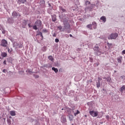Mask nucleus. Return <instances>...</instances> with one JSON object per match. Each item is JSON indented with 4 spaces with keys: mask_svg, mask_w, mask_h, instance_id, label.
I'll return each instance as SVG.
<instances>
[{
    "mask_svg": "<svg viewBox=\"0 0 125 125\" xmlns=\"http://www.w3.org/2000/svg\"><path fill=\"white\" fill-rule=\"evenodd\" d=\"M118 33H112L108 37V40H116L118 38Z\"/></svg>",
    "mask_w": 125,
    "mask_h": 125,
    "instance_id": "obj_1",
    "label": "nucleus"
},
{
    "mask_svg": "<svg viewBox=\"0 0 125 125\" xmlns=\"http://www.w3.org/2000/svg\"><path fill=\"white\" fill-rule=\"evenodd\" d=\"M94 50L95 51H96L97 55H100L101 54V50H100V49L97 44L95 46Z\"/></svg>",
    "mask_w": 125,
    "mask_h": 125,
    "instance_id": "obj_2",
    "label": "nucleus"
},
{
    "mask_svg": "<svg viewBox=\"0 0 125 125\" xmlns=\"http://www.w3.org/2000/svg\"><path fill=\"white\" fill-rule=\"evenodd\" d=\"M7 44H8V43H7V41L6 40L4 39L1 40L0 42L1 46H3V47H6L7 46Z\"/></svg>",
    "mask_w": 125,
    "mask_h": 125,
    "instance_id": "obj_3",
    "label": "nucleus"
},
{
    "mask_svg": "<svg viewBox=\"0 0 125 125\" xmlns=\"http://www.w3.org/2000/svg\"><path fill=\"white\" fill-rule=\"evenodd\" d=\"M89 114L92 116V117H97L98 116V112L94 111H90Z\"/></svg>",
    "mask_w": 125,
    "mask_h": 125,
    "instance_id": "obj_4",
    "label": "nucleus"
},
{
    "mask_svg": "<svg viewBox=\"0 0 125 125\" xmlns=\"http://www.w3.org/2000/svg\"><path fill=\"white\" fill-rule=\"evenodd\" d=\"M61 122L62 124H65V123L67 122V120L66 119V116L65 115H62L61 118Z\"/></svg>",
    "mask_w": 125,
    "mask_h": 125,
    "instance_id": "obj_5",
    "label": "nucleus"
},
{
    "mask_svg": "<svg viewBox=\"0 0 125 125\" xmlns=\"http://www.w3.org/2000/svg\"><path fill=\"white\" fill-rule=\"evenodd\" d=\"M35 24L36 25V26L37 27H38V28H40V27H41V26H42V21L41 20H38L36 22H35Z\"/></svg>",
    "mask_w": 125,
    "mask_h": 125,
    "instance_id": "obj_6",
    "label": "nucleus"
},
{
    "mask_svg": "<svg viewBox=\"0 0 125 125\" xmlns=\"http://www.w3.org/2000/svg\"><path fill=\"white\" fill-rule=\"evenodd\" d=\"M120 92L121 93H124V92H125V85H123L122 87H121Z\"/></svg>",
    "mask_w": 125,
    "mask_h": 125,
    "instance_id": "obj_7",
    "label": "nucleus"
},
{
    "mask_svg": "<svg viewBox=\"0 0 125 125\" xmlns=\"http://www.w3.org/2000/svg\"><path fill=\"white\" fill-rule=\"evenodd\" d=\"M92 27H93V29H96V27H97V24L95 21H93L92 22Z\"/></svg>",
    "mask_w": 125,
    "mask_h": 125,
    "instance_id": "obj_8",
    "label": "nucleus"
},
{
    "mask_svg": "<svg viewBox=\"0 0 125 125\" xmlns=\"http://www.w3.org/2000/svg\"><path fill=\"white\" fill-rule=\"evenodd\" d=\"M64 29H70V24L68 23H64Z\"/></svg>",
    "mask_w": 125,
    "mask_h": 125,
    "instance_id": "obj_9",
    "label": "nucleus"
},
{
    "mask_svg": "<svg viewBox=\"0 0 125 125\" xmlns=\"http://www.w3.org/2000/svg\"><path fill=\"white\" fill-rule=\"evenodd\" d=\"M123 59L122 56H119L117 58V61L119 63H122V60Z\"/></svg>",
    "mask_w": 125,
    "mask_h": 125,
    "instance_id": "obj_10",
    "label": "nucleus"
},
{
    "mask_svg": "<svg viewBox=\"0 0 125 125\" xmlns=\"http://www.w3.org/2000/svg\"><path fill=\"white\" fill-rule=\"evenodd\" d=\"M18 15H19V14L17 13V12L16 11L13 12L12 13V16L13 17H17V16H18Z\"/></svg>",
    "mask_w": 125,
    "mask_h": 125,
    "instance_id": "obj_11",
    "label": "nucleus"
},
{
    "mask_svg": "<svg viewBox=\"0 0 125 125\" xmlns=\"http://www.w3.org/2000/svg\"><path fill=\"white\" fill-rule=\"evenodd\" d=\"M100 20H102L103 22H104V23H105V22H106V17L102 16L100 18Z\"/></svg>",
    "mask_w": 125,
    "mask_h": 125,
    "instance_id": "obj_12",
    "label": "nucleus"
},
{
    "mask_svg": "<svg viewBox=\"0 0 125 125\" xmlns=\"http://www.w3.org/2000/svg\"><path fill=\"white\" fill-rule=\"evenodd\" d=\"M104 80H106V81H107V82H108V83H111V81H112V79L110 77H107V78L104 77Z\"/></svg>",
    "mask_w": 125,
    "mask_h": 125,
    "instance_id": "obj_13",
    "label": "nucleus"
},
{
    "mask_svg": "<svg viewBox=\"0 0 125 125\" xmlns=\"http://www.w3.org/2000/svg\"><path fill=\"white\" fill-rule=\"evenodd\" d=\"M60 10H62V12H66V9L63 8L61 6H59Z\"/></svg>",
    "mask_w": 125,
    "mask_h": 125,
    "instance_id": "obj_14",
    "label": "nucleus"
},
{
    "mask_svg": "<svg viewBox=\"0 0 125 125\" xmlns=\"http://www.w3.org/2000/svg\"><path fill=\"white\" fill-rule=\"evenodd\" d=\"M1 56L2 57H6V56H7V54L5 52H2L1 53Z\"/></svg>",
    "mask_w": 125,
    "mask_h": 125,
    "instance_id": "obj_15",
    "label": "nucleus"
},
{
    "mask_svg": "<svg viewBox=\"0 0 125 125\" xmlns=\"http://www.w3.org/2000/svg\"><path fill=\"white\" fill-rule=\"evenodd\" d=\"M86 27L88 28V29H89L90 30H92V24H88L86 26Z\"/></svg>",
    "mask_w": 125,
    "mask_h": 125,
    "instance_id": "obj_16",
    "label": "nucleus"
},
{
    "mask_svg": "<svg viewBox=\"0 0 125 125\" xmlns=\"http://www.w3.org/2000/svg\"><path fill=\"white\" fill-rule=\"evenodd\" d=\"M10 114L11 116H15V115H16V114L15 113V111H11Z\"/></svg>",
    "mask_w": 125,
    "mask_h": 125,
    "instance_id": "obj_17",
    "label": "nucleus"
},
{
    "mask_svg": "<svg viewBox=\"0 0 125 125\" xmlns=\"http://www.w3.org/2000/svg\"><path fill=\"white\" fill-rule=\"evenodd\" d=\"M48 59H49V60H51V61H53V60H54V59H53L52 56H50L48 57Z\"/></svg>",
    "mask_w": 125,
    "mask_h": 125,
    "instance_id": "obj_18",
    "label": "nucleus"
},
{
    "mask_svg": "<svg viewBox=\"0 0 125 125\" xmlns=\"http://www.w3.org/2000/svg\"><path fill=\"white\" fill-rule=\"evenodd\" d=\"M52 70H53V71H54L55 73H57L58 72V69L57 68H55V67H52Z\"/></svg>",
    "mask_w": 125,
    "mask_h": 125,
    "instance_id": "obj_19",
    "label": "nucleus"
},
{
    "mask_svg": "<svg viewBox=\"0 0 125 125\" xmlns=\"http://www.w3.org/2000/svg\"><path fill=\"white\" fill-rule=\"evenodd\" d=\"M52 21H53L54 22H55V21H56V16H53L52 18Z\"/></svg>",
    "mask_w": 125,
    "mask_h": 125,
    "instance_id": "obj_20",
    "label": "nucleus"
},
{
    "mask_svg": "<svg viewBox=\"0 0 125 125\" xmlns=\"http://www.w3.org/2000/svg\"><path fill=\"white\" fill-rule=\"evenodd\" d=\"M96 85L98 88H99V87H100V82L99 81V82H98V83H96Z\"/></svg>",
    "mask_w": 125,
    "mask_h": 125,
    "instance_id": "obj_21",
    "label": "nucleus"
},
{
    "mask_svg": "<svg viewBox=\"0 0 125 125\" xmlns=\"http://www.w3.org/2000/svg\"><path fill=\"white\" fill-rule=\"evenodd\" d=\"M80 111H79V110H77V112L76 113H74V116L76 117V116H77V115H78V114H80Z\"/></svg>",
    "mask_w": 125,
    "mask_h": 125,
    "instance_id": "obj_22",
    "label": "nucleus"
},
{
    "mask_svg": "<svg viewBox=\"0 0 125 125\" xmlns=\"http://www.w3.org/2000/svg\"><path fill=\"white\" fill-rule=\"evenodd\" d=\"M42 51H43V52L46 51V47H45V46L43 47L42 48Z\"/></svg>",
    "mask_w": 125,
    "mask_h": 125,
    "instance_id": "obj_23",
    "label": "nucleus"
},
{
    "mask_svg": "<svg viewBox=\"0 0 125 125\" xmlns=\"http://www.w3.org/2000/svg\"><path fill=\"white\" fill-rule=\"evenodd\" d=\"M85 4L86 5H87V4H90V2H89L88 1H85Z\"/></svg>",
    "mask_w": 125,
    "mask_h": 125,
    "instance_id": "obj_24",
    "label": "nucleus"
},
{
    "mask_svg": "<svg viewBox=\"0 0 125 125\" xmlns=\"http://www.w3.org/2000/svg\"><path fill=\"white\" fill-rule=\"evenodd\" d=\"M47 32H48V31H47V29H44L42 30L43 33H47Z\"/></svg>",
    "mask_w": 125,
    "mask_h": 125,
    "instance_id": "obj_25",
    "label": "nucleus"
},
{
    "mask_svg": "<svg viewBox=\"0 0 125 125\" xmlns=\"http://www.w3.org/2000/svg\"><path fill=\"white\" fill-rule=\"evenodd\" d=\"M26 72L28 73V74H32V71H31L30 70H29V69H27L26 70Z\"/></svg>",
    "mask_w": 125,
    "mask_h": 125,
    "instance_id": "obj_26",
    "label": "nucleus"
},
{
    "mask_svg": "<svg viewBox=\"0 0 125 125\" xmlns=\"http://www.w3.org/2000/svg\"><path fill=\"white\" fill-rule=\"evenodd\" d=\"M37 25H34L33 26V29H34V30H37L38 29V27H37Z\"/></svg>",
    "mask_w": 125,
    "mask_h": 125,
    "instance_id": "obj_27",
    "label": "nucleus"
},
{
    "mask_svg": "<svg viewBox=\"0 0 125 125\" xmlns=\"http://www.w3.org/2000/svg\"><path fill=\"white\" fill-rule=\"evenodd\" d=\"M26 1V0H21V2L22 3H25Z\"/></svg>",
    "mask_w": 125,
    "mask_h": 125,
    "instance_id": "obj_28",
    "label": "nucleus"
},
{
    "mask_svg": "<svg viewBox=\"0 0 125 125\" xmlns=\"http://www.w3.org/2000/svg\"><path fill=\"white\" fill-rule=\"evenodd\" d=\"M58 28L59 29L60 31H61V30H62V26H59V27H58Z\"/></svg>",
    "mask_w": 125,
    "mask_h": 125,
    "instance_id": "obj_29",
    "label": "nucleus"
},
{
    "mask_svg": "<svg viewBox=\"0 0 125 125\" xmlns=\"http://www.w3.org/2000/svg\"><path fill=\"white\" fill-rule=\"evenodd\" d=\"M55 42H59V39H56L55 40Z\"/></svg>",
    "mask_w": 125,
    "mask_h": 125,
    "instance_id": "obj_30",
    "label": "nucleus"
},
{
    "mask_svg": "<svg viewBox=\"0 0 125 125\" xmlns=\"http://www.w3.org/2000/svg\"><path fill=\"white\" fill-rule=\"evenodd\" d=\"M7 49H8V52H9V53H11V51H10L9 48H7Z\"/></svg>",
    "mask_w": 125,
    "mask_h": 125,
    "instance_id": "obj_31",
    "label": "nucleus"
},
{
    "mask_svg": "<svg viewBox=\"0 0 125 125\" xmlns=\"http://www.w3.org/2000/svg\"><path fill=\"white\" fill-rule=\"evenodd\" d=\"M41 37H42V40H43V36H42V33H41V35H40Z\"/></svg>",
    "mask_w": 125,
    "mask_h": 125,
    "instance_id": "obj_32",
    "label": "nucleus"
},
{
    "mask_svg": "<svg viewBox=\"0 0 125 125\" xmlns=\"http://www.w3.org/2000/svg\"><path fill=\"white\" fill-rule=\"evenodd\" d=\"M41 34H42L41 32H39L37 34V36H40Z\"/></svg>",
    "mask_w": 125,
    "mask_h": 125,
    "instance_id": "obj_33",
    "label": "nucleus"
},
{
    "mask_svg": "<svg viewBox=\"0 0 125 125\" xmlns=\"http://www.w3.org/2000/svg\"><path fill=\"white\" fill-rule=\"evenodd\" d=\"M22 47H23V45H22V44H21V45L19 46V48H22Z\"/></svg>",
    "mask_w": 125,
    "mask_h": 125,
    "instance_id": "obj_34",
    "label": "nucleus"
},
{
    "mask_svg": "<svg viewBox=\"0 0 125 125\" xmlns=\"http://www.w3.org/2000/svg\"><path fill=\"white\" fill-rule=\"evenodd\" d=\"M99 82H100V81H101V79L100 78V77H98V82H99Z\"/></svg>",
    "mask_w": 125,
    "mask_h": 125,
    "instance_id": "obj_35",
    "label": "nucleus"
},
{
    "mask_svg": "<svg viewBox=\"0 0 125 125\" xmlns=\"http://www.w3.org/2000/svg\"><path fill=\"white\" fill-rule=\"evenodd\" d=\"M65 37H66V38H69V35H68V34H65Z\"/></svg>",
    "mask_w": 125,
    "mask_h": 125,
    "instance_id": "obj_36",
    "label": "nucleus"
},
{
    "mask_svg": "<svg viewBox=\"0 0 125 125\" xmlns=\"http://www.w3.org/2000/svg\"><path fill=\"white\" fill-rule=\"evenodd\" d=\"M3 64H4V65H6V61H4Z\"/></svg>",
    "mask_w": 125,
    "mask_h": 125,
    "instance_id": "obj_37",
    "label": "nucleus"
},
{
    "mask_svg": "<svg viewBox=\"0 0 125 125\" xmlns=\"http://www.w3.org/2000/svg\"><path fill=\"white\" fill-rule=\"evenodd\" d=\"M122 54H125V50L122 51Z\"/></svg>",
    "mask_w": 125,
    "mask_h": 125,
    "instance_id": "obj_38",
    "label": "nucleus"
},
{
    "mask_svg": "<svg viewBox=\"0 0 125 125\" xmlns=\"http://www.w3.org/2000/svg\"><path fill=\"white\" fill-rule=\"evenodd\" d=\"M69 36L70 37V38H73V35H72V34H70Z\"/></svg>",
    "mask_w": 125,
    "mask_h": 125,
    "instance_id": "obj_39",
    "label": "nucleus"
},
{
    "mask_svg": "<svg viewBox=\"0 0 125 125\" xmlns=\"http://www.w3.org/2000/svg\"><path fill=\"white\" fill-rule=\"evenodd\" d=\"M106 119H107V120H108V119H109V116H106Z\"/></svg>",
    "mask_w": 125,
    "mask_h": 125,
    "instance_id": "obj_40",
    "label": "nucleus"
},
{
    "mask_svg": "<svg viewBox=\"0 0 125 125\" xmlns=\"http://www.w3.org/2000/svg\"><path fill=\"white\" fill-rule=\"evenodd\" d=\"M48 5H49V6H51V4H50V3H49Z\"/></svg>",
    "mask_w": 125,
    "mask_h": 125,
    "instance_id": "obj_41",
    "label": "nucleus"
},
{
    "mask_svg": "<svg viewBox=\"0 0 125 125\" xmlns=\"http://www.w3.org/2000/svg\"><path fill=\"white\" fill-rule=\"evenodd\" d=\"M121 78H122V79H124V76H121Z\"/></svg>",
    "mask_w": 125,
    "mask_h": 125,
    "instance_id": "obj_42",
    "label": "nucleus"
},
{
    "mask_svg": "<svg viewBox=\"0 0 125 125\" xmlns=\"http://www.w3.org/2000/svg\"><path fill=\"white\" fill-rule=\"evenodd\" d=\"M4 71H5V69H3V72H4Z\"/></svg>",
    "mask_w": 125,
    "mask_h": 125,
    "instance_id": "obj_43",
    "label": "nucleus"
},
{
    "mask_svg": "<svg viewBox=\"0 0 125 125\" xmlns=\"http://www.w3.org/2000/svg\"><path fill=\"white\" fill-rule=\"evenodd\" d=\"M67 33H71V31H68Z\"/></svg>",
    "mask_w": 125,
    "mask_h": 125,
    "instance_id": "obj_44",
    "label": "nucleus"
},
{
    "mask_svg": "<svg viewBox=\"0 0 125 125\" xmlns=\"http://www.w3.org/2000/svg\"><path fill=\"white\" fill-rule=\"evenodd\" d=\"M62 110H64V108H62Z\"/></svg>",
    "mask_w": 125,
    "mask_h": 125,
    "instance_id": "obj_45",
    "label": "nucleus"
},
{
    "mask_svg": "<svg viewBox=\"0 0 125 125\" xmlns=\"http://www.w3.org/2000/svg\"><path fill=\"white\" fill-rule=\"evenodd\" d=\"M0 59H2V58H1V57H0Z\"/></svg>",
    "mask_w": 125,
    "mask_h": 125,
    "instance_id": "obj_46",
    "label": "nucleus"
},
{
    "mask_svg": "<svg viewBox=\"0 0 125 125\" xmlns=\"http://www.w3.org/2000/svg\"><path fill=\"white\" fill-rule=\"evenodd\" d=\"M51 8L52 9V7H51Z\"/></svg>",
    "mask_w": 125,
    "mask_h": 125,
    "instance_id": "obj_47",
    "label": "nucleus"
}]
</instances>
